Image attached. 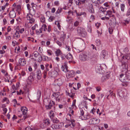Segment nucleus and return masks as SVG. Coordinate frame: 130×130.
I'll return each mask as SVG.
<instances>
[{"label":"nucleus","instance_id":"obj_1","mask_svg":"<svg viewBox=\"0 0 130 130\" xmlns=\"http://www.w3.org/2000/svg\"><path fill=\"white\" fill-rule=\"evenodd\" d=\"M44 104L45 105L46 108L47 109H51L52 107L55 104L54 101H51L50 99L48 98L44 99Z\"/></svg>","mask_w":130,"mask_h":130},{"label":"nucleus","instance_id":"obj_2","mask_svg":"<svg viewBox=\"0 0 130 130\" xmlns=\"http://www.w3.org/2000/svg\"><path fill=\"white\" fill-rule=\"evenodd\" d=\"M80 60L84 62L88 61L90 59L89 52L87 53H82L79 56Z\"/></svg>","mask_w":130,"mask_h":130},{"label":"nucleus","instance_id":"obj_3","mask_svg":"<svg viewBox=\"0 0 130 130\" xmlns=\"http://www.w3.org/2000/svg\"><path fill=\"white\" fill-rule=\"evenodd\" d=\"M106 67V66L104 64H97L95 67V70L97 73L100 74H102L104 72L103 70L104 68Z\"/></svg>","mask_w":130,"mask_h":130},{"label":"nucleus","instance_id":"obj_4","mask_svg":"<svg viewBox=\"0 0 130 130\" xmlns=\"http://www.w3.org/2000/svg\"><path fill=\"white\" fill-rule=\"evenodd\" d=\"M78 34L80 36L85 37L87 35V33L85 29L83 28L78 27L77 29Z\"/></svg>","mask_w":130,"mask_h":130},{"label":"nucleus","instance_id":"obj_5","mask_svg":"<svg viewBox=\"0 0 130 130\" xmlns=\"http://www.w3.org/2000/svg\"><path fill=\"white\" fill-rule=\"evenodd\" d=\"M21 109L24 115L23 119L25 120L26 119L29 117V116L27 115V113L28 111L26 107H22Z\"/></svg>","mask_w":130,"mask_h":130},{"label":"nucleus","instance_id":"obj_6","mask_svg":"<svg viewBox=\"0 0 130 130\" xmlns=\"http://www.w3.org/2000/svg\"><path fill=\"white\" fill-rule=\"evenodd\" d=\"M41 29H42L43 31H46L47 30L48 32H51L52 29H51V26L50 25H48L47 26V27L46 25L45 24H43L41 27Z\"/></svg>","mask_w":130,"mask_h":130},{"label":"nucleus","instance_id":"obj_7","mask_svg":"<svg viewBox=\"0 0 130 130\" xmlns=\"http://www.w3.org/2000/svg\"><path fill=\"white\" fill-rule=\"evenodd\" d=\"M100 121V120L99 119L95 118H92L89 120V123L90 124H95L99 123Z\"/></svg>","mask_w":130,"mask_h":130},{"label":"nucleus","instance_id":"obj_8","mask_svg":"<svg viewBox=\"0 0 130 130\" xmlns=\"http://www.w3.org/2000/svg\"><path fill=\"white\" fill-rule=\"evenodd\" d=\"M64 81V77H61L58 79H56L55 81V82L58 85L60 86L63 84Z\"/></svg>","mask_w":130,"mask_h":130},{"label":"nucleus","instance_id":"obj_9","mask_svg":"<svg viewBox=\"0 0 130 130\" xmlns=\"http://www.w3.org/2000/svg\"><path fill=\"white\" fill-rule=\"evenodd\" d=\"M119 1L116 2L115 4V6H113L112 8V10L113 13H115L118 11L119 7Z\"/></svg>","mask_w":130,"mask_h":130},{"label":"nucleus","instance_id":"obj_10","mask_svg":"<svg viewBox=\"0 0 130 130\" xmlns=\"http://www.w3.org/2000/svg\"><path fill=\"white\" fill-rule=\"evenodd\" d=\"M33 15L30 13L27 15L26 18L29 21V22H28V23L31 24L34 22L35 20L32 18Z\"/></svg>","mask_w":130,"mask_h":130},{"label":"nucleus","instance_id":"obj_11","mask_svg":"<svg viewBox=\"0 0 130 130\" xmlns=\"http://www.w3.org/2000/svg\"><path fill=\"white\" fill-rule=\"evenodd\" d=\"M108 55V53L107 51L105 50H103L102 51L101 54V56L102 57L103 59L107 58Z\"/></svg>","mask_w":130,"mask_h":130},{"label":"nucleus","instance_id":"obj_12","mask_svg":"<svg viewBox=\"0 0 130 130\" xmlns=\"http://www.w3.org/2000/svg\"><path fill=\"white\" fill-rule=\"evenodd\" d=\"M87 8L89 12L90 13H94V10L93 8V6L92 4H89Z\"/></svg>","mask_w":130,"mask_h":130},{"label":"nucleus","instance_id":"obj_13","mask_svg":"<svg viewBox=\"0 0 130 130\" xmlns=\"http://www.w3.org/2000/svg\"><path fill=\"white\" fill-rule=\"evenodd\" d=\"M75 73L73 70H71L68 72L66 76L67 78L73 77L75 75Z\"/></svg>","mask_w":130,"mask_h":130},{"label":"nucleus","instance_id":"obj_14","mask_svg":"<svg viewBox=\"0 0 130 130\" xmlns=\"http://www.w3.org/2000/svg\"><path fill=\"white\" fill-rule=\"evenodd\" d=\"M110 74L109 73H106L103 75V76L101 78V80L104 82L110 77Z\"/></svg>","mask_w":130,"mask_h":130},{"label":"nucleus","instance_id":"obj_15","mask_svg":"<svg viewBox=\"0 0 130 130\" xmlns=\"http://www.w3.org/2000/svg\"><path fill=\"white\" fill-rule=\"evenodd\" d=\"M122 60L123 61L125 60V61L127 62L128 60H130V54H127L125 55L122 57Z\"/></svg>","mask_w":130,"mask_h":130},{"label":"nucleus","instance_id":"obj_16","mask_svg":"<svg viewBox=\"0 0 130 130\" xmlns=\"http://www.w3.org/2000/svg\"><path fill=\"white\" fill-rule=\"evenodd\" d=\"M90 59L96 58L98 57L99 54L97 52L95 53L89 52Z\"/></svg>","mask_w":130,"mask_h":130},{"label":"nucleus","instance_id":"obj_17","mask_svg":"<svg viewBox=\"0 0 130 130\" xmlns=\"http://www.w3.org/2000/svg\"><path fill=\"white\" fill-rule=\"evenodd\" d=\"M19 64L22 66H24L26 63L25 60L23 58H20L19 60Z\"/></svg>","mask_w":130,"mask_h":130},{"label":"nucleus","instance_id":"obj_18","mask_svg":"<svg viewBox=\"0 0 130 130\" xmlns=\"http://www.w3.org/2000/svg\"><path fill=\"white\" fill-rule=\"evenodd\" d=\"M122 66L123 69L125 71L127 69L128 67V65L126 63V62L123 61V60H122Z\"/></svg>","mask_w":130,"mask_h":130},{"label":"nucleus","instance_id":"obj_19","mask_svg":"<svg viewBox=\"0 0 130 130\" xmlns=\"http://www.w3.org/2000/svg\"><path fill=\"white\" fill-rule=\"evenodd\" d=\"M124 74H121L120 75L119 79L122 82H126V80L127 79L126 77H124Z\"/></svg>","mask_w":130,"mask_h":130},{"label":"nucleus","instance_id":"obj_20","mask_svg":"<svg viewBox=\"0 0 130 130\" xmlns=\"http://www.w3.org/2000/svg\"><path fill=\"white\" fill-rule=\"evenodd\" d=\"M9 15L10 18H14L16 16L15 13L14 11H11L9 12Z\"/></svg>","mask_w":130,"mask_h":130},{"label":"nucleus","instance_id":"obj_21","mask_svg":"<svg viewBox=\"0 0 130 130\" xmlns=\"http://www.w3.org/2000/svg\"><path fill=\"white\" fill-rule=\"evenodd\" d=\"M36 74L38 79H40L41 77L42 74L40 69H38L37 70Z\"/></svg>","mask_w":130,"mask_h":130},{"label":"nucleus","instance_id":"obj_22","mask_svg":"<svg viewBox=\"0 0 130 130\" xmlns=\"http://www.w3.org/2000/svg\"><path fill=\"white\" fill-rule=\"evenodd\" d=\"M66 119L67 120V119ZM68 120L71 123L69 124V125L72 127H73L75 126V120H74L73 119H68Z\"/></svg>","mask_w":130,"mask_h":130},{"label":"nucleus","instance_id":"obj_23","mask_svg":"<svg viewBox=\"0 0 130 130\" xmlns=\"http://www.w3.org/2000/svg\"><path fill=\"white\" fill-rule=\"evenodd\" d=\"M18 28H17L16 29V31L15 34L13 36V37H14L15 39H17L18 38H19L20 37V35H19V32L18 31Z\"/></svg>","mask_w":130,"mask_h":130},{"label":"nucleus","instance_id":"obj_24","mask_svg":"<svg viewBox=\"0 0 130 130\" xmlns=\"http://www.w3.org/2000/svg\"><path fill=\"white\" fill-rule=\"evenodd\" d=\"M29 13L34 15L36 13V11L35 9L33 8V6L30 7V9L29 10Z\"/></svg>","mask_w":130,"mask_h":130},{"label":"nucleus","instance_id":"obj_25","mask_svg":"<svg viewBox=\"0 0 130 130\" xmlns=\"http://www.w3.org/2000/svg\"><path fill=\"white\" fill-rule=\"evenodd\" d=\"M85 47V45L84 43H83L82 44V46H80V48L81 49L80 50H77V52L79 53L80 52H82L83 51Z\"/></svg>","mask_w":130,"mask_h":130},{"label":"nucleus","instance_id":"obj_26","mask_svg":"<svg viewBox=\"0 0 130 130\" xmlns=\"http://www.w3.org/2000/svg\"><path fill=\"white\" fill-rule=\"evenodd\" d=\"M125 76H126V78L127 79L130 80V71L127 70L125 72Z\"/></svg>","mask_w":130,"mask_h":130},{"label":"nucleus","instance_id":"obj_27","mask_svg":"<svg viewBox=\"0 0 130 130\" xmlns=\"http://www.w3.org/2000/svg\"><path fill=\"white\" fill-rule=\"evenodd\" d=\"M112 11L110 10H108L106 11V13L105 14V16H108V17H110L112 15Z\"/></svg>","mask_w":130,"mask_h":130},{"label":"nucleus","instance_id":"obj_28","mask_svg":"<svg viewBox=\"0 0 130 130\" xmlns=\"http://www.w3.org/2000/svg\"><path fill=\"white\" fill-rule=\"evenodd\" d=\"M107 8H103L102 7H100L99 9V11L100 13H104L106 10Z\"/></svg>","mask_w":130,"mask_h":130},{"label":"nucleus","instance_id":"obj_29","mask_svg":"<svg viewBox=\"0 0 130 130\" xmlns=\"http://www.w3.org/2000/svg\"><path fill=\"white\" fill-rule=\"evenodd\" d=\"M125 92L122 90L118 91V95L120 97H122L125 96Z\"/></svg>","mask_w":130,"mask_h":130},{"label":"nucleus","instance_id":"obj_30","mask_svg":"<svg viewBox=\"0 0 130 130\" xmlns=\"http://www.w3.org/2000/svg\"><path fill=\"white\" fill-rule=\"evenodd\" d=\"M44 123L46 125L48 126L50 125V120L48 119H46V120H45L44 121Z\"/></svg>","mask_w":130,"mask_h":130},{"label":"nucleus","instance_id":"obj_31","mask_svg":"<svg viewBox=\"0 0 130 130\" xmlns=\"http://www.w3.org/2000/svg\"><path fill=\"white\" fill-rule=\"evenodd\" d=\"M54 116L55 115L54 112L52 110H51L49 114V116L51 119H52L54 118Z\"/></svg>","mask_w":130,"mask_h":130},{"label":"nucleus","instance_id":"obj_32","mask_svg":"<svg viewBox=\"0 0 130 130\" xmlns=\"http://www.w3.org/2000/svg\"><path fill=\"white\" fill-rule=\"evenodd\" d=\"M60 93L59 92L56 93H54L52 94V96L54 97L55 99L58 98L60 96Z\"/></svg>","mask_w":130,"mask_h":130},{"label":"nucleus","instance_id":"obj_33","mask_svg":"<svg viewBox=\"0 0 130 130\" xmlns=\"http://www.w3.org/2000/svg\"><path fill=\"white\" fill-rule=\"evenodd\" d=\"M43 60L44 61H48L50 60L51 59L50 57H49L47 56H44L43 57Z\"/></svg>","mask_w":130,"mask_h":130},{"label":"nucleus","instance_id":"obj_34","mask_svg":"<svg viewBox=\"0 0 130 130\" xmlns=\"http://www.w3.org/2000/svg\"><path fill=\"white\" fill-rule=\"evenodd\" d=\"M55 53L56 55V56H57L61 55V54H62V53L61 51L59 49H57Z\"/></svg>","mask_w":130,"mask_h":130},{"label":"nucleus","instance_id":"obj_35","mask_svg":"<svg viewBox=\"0 0 130 130\" xmlns=\"http://www.w3.org/2000/svg\"><path fill=\"white\" fill-rule=\"evenodd\" d=\"M66 57L68 60L72 59V56L70 53H69L66 56Z\"/></svg>","mask_w":130,"mask_h":130},{"label":"nucleus","instance_id":"obj_36","mask_svg":"<svg viewBox=\"0 0 130 130\" xmlns=\"http://www.w3.org/2000/svg\"><path fill=\"white\" fill-rule=\"evenodd\" d=\"M55 24L56 25H57L58 28L59 30L61 29V26L60 25V21H56L55 22Z\"/></svg>","mask_w":130,"mask_h":130},{"label":"nucleus","instance_id":"obj_37","mask_svg":"<svg viewBox=\"0 0 130 130\" xmlns=\"http://www.w3.org/2000/svg\"><path fill=\"white\" fill-rule=\"evenodd\" d=\"M58 74V72L56 71H53L51 73V76L52 77H55Z\"/></svg>","mask_w":130,"mask_h":130},{"label":"nucleus","instance_id":"obj_38","mask_svg":"<svg viewBox=\"0 0 130 130\" xmlns=\"http://www.w3.org/2000/svg\"><path fill=\"white\" fill-rule=\"evenodd\" d=\"M66 35L64 34H63L62 36L60 38V40L61 41H62L63 43L64 41L66 38Z\"/></svg>","mask_w":130,"mask_h":130},{"label":"nucleus","instance_id":"obj_39","mask_svg":"<svg viewBox=\"0 0 130 130\" xmlns=\"http://www.w3.org/2000/svg\"><path fill=\"white\" fill-rule=\"evenodd\" d=\"M74 1L76 5L78 6H79L81 4H83L85 3H82L81 2L80 0H78V1L76 0H74Z\"/></svg>","mask_w":130,"mask_h":130},{"label":"nucleus","instance_id":"obj_40","mask_svg":"<svg viewBox=\"0 0 130 130\" xmlns=\"http://www.w3.org/2000/svg\"><path fill=\"white\" fill-rule=\"evenodd\" d=\"M54 123H57L59 122V120L56 118H54L51 119Z\"/></svg>","mask_w":130,"mask_h":130},{"label":"nucleus","instance_id":"obj_41","mask_svg":"<svg viewBox=\"0 0 130 130\" xmlns=\"http://www.w3.org/2000/svg\"><path fill=\"white\" fill-rule=\"evenodd\" d=\"M120 8L121 11H122L124 12V9H125V6L124 4H121L120 5Z\"/></svg>","mask_w":130,"mask_h":130},{"label":"nucleus","instance_id":"obj_42","mask_svg":"<svg viewBox=\"0 0 130 130\" xmlns=\"http://www.w3.org/2000/svg\"><path fill=\"white\" fill-rule=\"evenodd\" d=\"M83 117L84 118V120H86L89 119L90 117L91 116L89 114H88L85 115V116H83Z\"/></svg>","mask_w":130,"mask_h":130},{"label":"nucleus","instance_id":"obj_43","mask_svg":"<svg viewBox=\"0 0 130 130\" xmlns=\"http://www.w3.org/2000/svg\"><path fill=\"white\" fill-rule=\"evenodd\" d=\"M57 125V128L58 129L60 128L63 125V122L59 123Z\"/></svg>","mask_w":130,"mask_h":130},{"label":"nucleus","instance_id":"obj_44","mask_svg":"<svg viewBox=\"0 0 130 130\" xmlns=\"http://www.w3.org/2000/svg\"><path fill=\"white\" fill-rule=\"evenodd\" d=\"M62 11V9L61 8H58L56 12V14H57L61 13Z\"/></svg>","mask_w":130,"mask_h":130},{"label":"nucleus","instance_id":"obj_45","mask_svg":"<svg viewBox=\"0 0 130 130\" xmlns=\"http://www.w3.org/2000/svg\"><path fill=\"white\" fill-rule=\"evenodd\" d=\"M103 5L107 7V8L109 9L110 8V4L108 2L104 3Z\"/></svg>","mask_w":130,"mask_h":130},{"label":"nucleus","instance_id":"obj_46","mask_svg":"<svg viewBox=\"0 0 130 130\" xmlns=\"http://www.w3.org/2000/svg\"><path fill=\"white\" fill-rule=\"evenodd\" d=\"M68 95L71 98H72V99H73V97L75 95V93H72L71 92L70 93H68Z\"/></svg>","mask_w":130,"mask_h":130},{"label":"nucleus","instance_id":"obj_47","mask_svg":"<svg viewBox=\"0 0 130 130\" xmlns=\"http://www.w3.org/2000/svg\"><path fill=\"white\" fill-rule=\"evenodd\" d=\"M15 53H18L19 52H20V47L18 46V47H16L15 49Z\"/></svg>","mask_w":130,"mask_h":130},{"label":"nucleus","instance_id":"obj_48","mask_svg":"<svg viewBox=\"0 0 130 130\" xmlns=\"http://www.w3.org/2000/svg\"><path fill=\"white\" fill-rule=\"evenodd\" d=\"M55 19V17L54 16H50L49 18V21L50 22H51L53 20H54Z\"/></svg>","mask_w":130,"mask_h":130},{"label":"nucleus","instance_id":"obj_49","mask_svg":"<svg viewBox=\"0 0 130 130\" xmlns=\"http://www.w3.org/2000/svg\"><path fill=\"white\" fill-rule=\"evenodd\" d=\"M47 52L49 56L52 55L53 54L52 51L50 50H47Z\"/></svg>","mask_w":130,"mask_h":130},{"label":"nucleus","instance_id":"obj_50","mask_svg":"<svg viewBox=\"0 0 130 130\" xmlns=\"http://www.w3.org/2000/svg\"><path fill=\"white\" fill-rule=\"evenodd\" d=\"M76 102V100L75 99L73 101L72 104V107L73 108H74L75 107L76 108V106L75 105Z\"/></svg>","mask_w":130,"mask_h":130},{"label":"nucleus","instance_id":"obj_51","mask_svg":"<svg viewBox=\"0 0 130 130\" xmlns=\"http://www.w3.org/2000/svg\"><path fill=\"white\" fill-rule=\"evenodd\" d=\"M51 127L53 129H58L57 124H53L51 126Z\"/></svg>","mask_w":130,"mask_h":130},{"label":"nucleus","instance_id":"obj_52","mask_svg":"<svg viewBox=\"0 0 130 130\" xmlns=\"http://www.w3.org/2000/svg\"><path fill=\"white\" fill-rule=\"evenodd\" d=\"M40 21L41 22L44 23L45 21V18L43 16H42L40 18Z\"/></svg>","mask_w":130,"mask_h":130},{"label":"nucleus","instance_id":"obj_53","mask_svg":"<svg viewBox=\"0 0 130 130\" xmlns=\"http://www.w3.org/2000/svg\"><path fill=\"white\" fill-rule=\"evenodd\" d=\"M34 77H33L32 76H30L28 77V79L29 80V82H31L34 80Z\"/></svg>","mask_w":130,"mask_h":130},{"label":"nucleus","instance_id":"obj_54","mask_svg":"<svg viewBox=\"0 0 130 130\" xmlns=\"http://www.w3.org/2000/svg\"><path fill=\"white\" fill-rule=\"evenodd\" d=\"M112 17V19L113 21V22L114 23H116V19L114 15H112L111 17Z\"/></svg>","mask_w":130,"mask_h":130},{"label":"nucleus","instance_id":"obj_55","mask_svg":"<svg viewBox=\"0 0 130 130\" xmlns=\"http://www.w3.org/2000/svg\"><path fill=\"white\" fill-rule=\"evenodd\" d=\"M96 45L98 46H99L100 45L101 43L99 39H97L96 41Z\"/></svg>","mask_w":130,"mask_h":130},{"label":"nucleus","instance_id":"obj_56","mask_svg":"<svg viewBox=\"0 0 130 130\" xmlns=\"http://www.w3.org/2000/svg\"><path fill=\"white\" fill-rule=\"evenodd\" d=\"M101 19L102 20H108L109 19V17L106 16L102 18Z\"/></svg>","mask_w":130,"mask_h":130},{"label":"nucleus","instance_id":"obj_57","mask_svg":"<svg viewBox=\"0 0 130 130\" xmlns=\"http://www.w3.org/2000/svg\"><path fill=\"white\" fill-rule=\"evenodd\" d=\"M34 56L36 58H37L38 57L39 54L37 52L35 51L34 52Z\"/></svg>","mask_w":130,"mask_h":130},{"label":"nucleus","instance_id":"obj_58","mask_svg":"<svg viewBox=\"0 0 130 130\" xmlns=\"http://www.w3.org/2000/svg\"><path fill=\"white\" fill-rule=\"evenodd\" d=\"M80 115L83 116L84 114V111L83 110L82 108L80 109Z\"/></svg>","mask_w":130,"mask_h":130},{"label":"nucleus","instance_id":"obj_59","mask_svg":"<svg viewBox=\"0 0 130 130\" xmlns=\"http://www.w3.org/2000/svg\"><path fill=\"white\" fill-rule=\"evenodd\" d=\"M49 66V64L48 63H46L45 64V67L46 68L45 71H48L49 70V69L48 68V67Z\"/></svg>","mask_w":130,"mask_h":130},{"label":"nucleus","instance_id":"obj_60","mask_svg":"<svg viewBox=\"0 0 130 130\" xmlns=\"http://www.w3.org/2000/svg\"><path fill=\"white\" fill-rule=\"evenodd\" d=\"M108 31L110 34H112L113 32V30L111 27H109L108 28Z\"/></svg>","mask_w":130,"mask_h":130},{"label":"nucleus","instance_id":"obj_61","mask_svg":"<svg viewBox=\"0 0 130 130\" xmlns=\"http://www.w3.org/2000/svg\"><path fill=\"white\" fill-rule=\"evenodd\" d=\"M38 27V25L37 24H35L34 26H32L31 27V29L33 30H35L36 28Z\"/></svg>","mask_w":130,"mask_h":130},{"label":"nucleus","instance_id":"obj_62","mask_svg":"<svg viewBox=\"0 0 130 130\" xmlns=\"http://www.w3.org/2000/svg\"><path fill=\"white\" fill-rule=\"evenodd\" d=\"M25 31V29L24 28H22L21 29L19 30V31H18L21 34H22Z\"/></svg>","mask_w":130,"mask_h":130},{"label":"nucleus","instance_id":"obj_63","mask_svg":"<svg viewBox=\"0 0 130 130\" xmlns=\"http://www.w3.org/2000/svg\"><path fill=\"white\" fill-rule=\"evenodd\" d=\"M56 71V72H59V69L58 67H55L54 68V71Z\"/></svg>","mask_w":130,"mask_h":130},{"label":"nucleus","instance_id":"obj_64","mask_svg":"<svg viewBox=\"0 0 130 130\" xmlns=\"http://www.w3.org/2000/svg\"><path fill=\"white\" fill-rule=\"evenodd\" d=\"M126 15L127 16L130 15V8L128 9Z\"/></svg>","mask_w":130,"mask_h":130}]
</instances>
